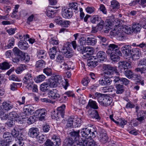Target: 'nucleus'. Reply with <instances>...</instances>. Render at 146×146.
Wrapping results in <instances>:
<instances>
[{"instance_id":"obj_21","label":"nucleus","mask_w":146,"mask_h":146,"mask_svg":"<svg viewBox=\"0 0 146 146\" xmlns=\"http://www.w3.org/2000/svg\"><path fill=\"white\" fill-rule=\"evenodd\" d=\"M121 21V20L117 19L115 20L114 21H111L110 19L106 20L105 22L108 23V25L109 26H111L114 25V28H119L120 25L119 24H120Z\"/></svg>"},{"instance_id":"obj_40","label":"nucleus","mask_w":146,"mask_h":146,"mask_svg":"<svg viewBox=\"0 0 146 146\" xmlns=\"http://www.w3.org/2000/svg\"><path fill=\"white\" fill-rule=\"evenodd\" d=\"M102 20L101 18L97 15L93 16L90 19V21L93 23H98Z\"/></svg>"},{"instance_id":"obj_45","label":"nucleus","mask_w":146,"mask_h":146,"mask_svg":"<svg viewBox=\"0 0 146 146\" xmlns=\"http://www.w3.org/2000/svg\"><path fill=\"white\" fill-rule=\"evenodd\" d=\"M45 63L44 61L42 60H40L37 61L35 64L36 68L41 69L44 68L45 66Z\"/></svg>"},{"instance_id":"obj_43","label":"nucleus","mask_w":146,"mask_h":146,"mask_svg":"<svg viewBox=\"0 0 146 146\" xmlns=\"http://www.w3.org/2000/svg\"><path fill=\"white\" fill-rule=\"evenodd\" d=\"M119 4L118 1L116 0H112L111 2V7L112 9L116 10L119 7Z\"/></svg>"},{"instance_id":"obj_48","label":"nucleus","mask_w":146,"mask_h":146,"mask_svg":"<svg viewBox=\"0 0 146 146\" xmlns=\"http://www.w3.org/2000/svg\"><path fill=\"white\" fill-rule=\"evenodd\" d=\"M9 116L10 119L13 120L15 119H20V116L15 111H13L9 113Z\"/></svg>"},{"instance_id":"obj_41","label":"nucleus","mask_w":146,"mask_h":146,"mask_svg":"<svg viewBox=\"0 0 146 146\" xmlns=\"http://www.w3.org/2000/svg\"><path fill=\"white\" fill-rule=\"evenodd\" d=\"M50 88L49 84L48 83L44 82L40 85V90L42 92H45L47 91Z\"/></svg>"},{"instance_id":"obj_46","label":"nucleus","mask_w":146,"mask_h":146,"mask_svg":"<svg viewBox=\"0 0 146 146\" xmlns=\"http://www.w3.org/2000/svg\"><path fill=\"white\" fill-rule=\"evenodd\" d=\"M55 11L52 10L50 9H47L46 13V15L50 18L53 17L55 16Z\"/></svg>"},{"instance_id":"obj_55","label":"nucleus","mask_w":146,"mask_h":146,"mask_svg":"<svg viewBox=\"0 0 146 146\" xmlns=\"http://www.w3.org/2000/svg\"><path fill=\"white\" fill-rule=\"evenodd\" d=\"M52 77L55 80L56 82L57 83H59L60 82H61L62 80V76L58 74H55L54 76Z\"/></svg>"},{"instance_id":"obj_22","label":"nucleus","mask_w":146,"mask_h":146,"mask_svg":"<svg viewBox=\"0 0 146 146\" xmlns=\"http://www.w3.org/2000/svg\"><path fill=\"white\" fill-rule=\"evenodd\" d=\"M110 56L111 60L114 62H117L119 60V56H121V52L113 53L110 54Z\"/></svg>"},{"instance_id":"obj_38","label":"nucleus","mask_w":146,"mask_h":146,"mask_svg":"<svg viewBox=\"0 0 146 146\" xmlns=\"http://www.w3.org/2000/svg\"><path fill=\"white\" fill-rule=\"evenodd\" d=\"M98 24L97 26L95 27L94 29H93L92 30L94 33L97 32L98 31H100L102 29L104 24V21L102 20Z\"/></svg>"},{"instance_id":"obj_53","label":"nucleus","mask_w":146,"mask_h":146,"mask_svg":"<svg viewBox=\"0 0 146 146\" xmlns=\"http://www.w3.org/2000/svg\"><path fill=\"white\" fill-rule=\"evenodd\" d=\"M136 72H140L141 74H145L146 73V67H143L142 68H137L135 69Z\"/></svg>"},{"instance_id":"obj_19","label":"nucleus","mask_w":146,"mask_h":146,"mask_svg":"<svg viewBox=\"0 0 146 146\" xmlns=\"http://www.w3.org/2000/svg\"><path fill=\"white\" fill-rule=\"evenodd\" d=\"M89 59L87 60V65L90 68H94L98 65V62L97 61H93L92 60L93 59H96L95 56H90Z\"/></svg>"},{"instance_id":"obj_36","label":"nucleus","mask_w":146,"mask_h":146,"mask_svg":"<svg viewBox=\"0 0 146 146\" xmlns=\"http://www.w3.org/2000/svg\"><path fill=\"white\" fill-rule=\"evenodd\" d=\"M23 111L25 114L29 115L33 113L34 110L32 109L31 106H27L24 108Z\"/></svg>"},{"instance_id":"obj_30","label":"nucleus","mask_w":146,"mask_h":146,"mask_svg":"<svg viewBox=\"0 0 146 146\" xmlns=\"http://www.w3.org/2000/svg\"><path fill=\"white\" fill-rule=\"evenodd\" d=\"M115 87L116 89V93L117 94H121L124 92V88L123 85L118 84L115 85Z\"/></svg>"},{"instance_id":"obj_20","label":"nucleus","mask_w":146,"mask_h":146,"mask_svg":"<svg viewBox=\"0 0 146 146\" xmlns=\"http://www.w3.org/2000/svg\"><path fill=\"white\" fill-rule=\"evenodd\" d=\"M90 108V109L96 110L98 108V107L96 101L90 100L86 107L87 109H89Z\"/></svg>"},{"instance_id":"obj_31","label":"nucleus","mask_w":146,"mask_h":146,"mask_svg":"<svg viewBox=\"0 0 146 146\" xmlns=\"http://www.w3.org/2000/svg\"><path fill=\"white\" fill-rule=\"evenodd\" d=\"M80 132V130H78L76 131H73L70 133V135L76 141L78 140L80 135L79 134Z\"/></svg>"},{"instance_id":"obj_26","label":"nucleus","mask_w":146,"mask_h":146,"mask_svg":"<svg viewBox=\"0 0 146 146\" xmlns=\"http://www.w3.org/2000/svg\"><path fill=\"white\" fill-rule=\"evenodd\" d=\"M2 106L4 110L6 111L9 110L13 107V105L9 101H4L3 103Z\"/></svg>"},{"instance_id":"obj_44","label":"nucleus","mask_w":146,"mask_h":146,"mask_svg":"<svg viewBox=\"0 0 146 146\" xmlns=\"http://www.w3.org/2000/svg\"><path fill=\"white\" fill-rule=\"evenodd\" d=\"M124 74L129 79H132L134 74L131 70L129 69L124 71Z\"/></svg>"},{"instance_id":"obj_47","label":"nucleus","mask_w":146,"mask_h":146,"mask_svg":"<svg viewBox=\"0 0 146 146\" xmlns=\"http://www.w3.org/2000/svg\"><path fill=\"white\" fill-rule=\"evenodd\" d=\"M132 45L133 46L139 47L142 48V50L144 52H146V44L143 42L139 44H136L135 43L132 44Z\"/></svg>"},{"instance_id":"obj_35","label":"nucleus","mask_w":146,"mask_h":146,"mask_svg":"<svg viewBox=\"0 0 146 146\" xmlns=\"http://www.w3.org/2000/svg\"><path fill=\"white\" fill-rule=\"evenodd\" d=\"M132 28L133 32L136 33L140 31L141 27L139 24L133 23Z\"/></svg>"},{"instance_id":"obj_61","label":"nucleus","mask_w":146,"mask_h":146,"mask_svg":"<svg viewBox=\"0 0 146 146\" xmlns=\"http://www.w3.org/2000/svg\"><path fill=\"white\" fill-rule=\"evenodd\" d=\"M1 67L2 70H6L9 69L10 66L8 63L4 62L1 64Z\"/></svg>"},{"instance_id":"obj_1","label":"nucleus","mask_w":146,"mask_h":146,"mask_svg":"<svg viewBox=\"0 0 146 146\" xmlns=\"http://www.w3.org/2000/svg\"><path fill=\"white\" fill-rule=\"evenodd\" d=\"M95 98L98 100V102L101 105L104 106H110L112 102L111 98L108 97L105 94L96 93Z\"/></svg>"},{"instance_id":"obj_56","label":"nucleus","mask_w":146,"mask_h":146,"mask_svg":"<svg viewBox=\"0 0 146 146\" xmlns=\"http://www.w3.org/2000/svg\"><path fill=\"white\" fill-rule=\"evenodd\" d=\"M90 81V79L86 77L84 78L82 80V84L85 86H87Z\"/></svg>"},{"instance_id":"obj_37","label":"nucleus","mask_w":146,"mask_h":146,"mask_svg":"<svg viewBox=\"0 0 146 146\" xmlns=\"http://www.w3.org/2000/svg\"><path fill=\"white\" fill-rule=\"evenodd\" d=\"M57 47L54 46L50 49L49 55L51 59H54L55 55L57 53Z\"/></svg>"},{"instance_id":"obj_50","label":"nucleus","mask_w":146,"mask_h":146,"mask_svg":"<svg viewBox=\"0 0 146 146\" xmlns=\"http://www.w3.org/2000/svg\"><path fill=\"white\" fill-rule=\"evenodd\" d=\"M38 141L40 143H42L44 142L46 139V136L43 135H39L38 137L36 138Z\"/></svg>"},{"instance_id":"obj_62","label":"nucleus","mask_w":146,"mask_h":146,"mask_svg":"<svg viewBox=\"0 0 146 146\" xmlns=\"http://www.w3.org/2000/svg\"><path fill=\"white\" fill-rule=\"evenodd\" d=\"M121 29L119 28H114L113 31V35L115 36L118 35L119 34L122 32Z\"/></svg>"},{"instance_id":"obj_51","label":"nucleus","mask_w":146,"mask_h":146,"mask_svg":"<svg viewBox=\"0 0 146 146\" xmlns=\"http://www.w3.org/2000/svg\"><path fill=\"white\" fill-rule=\"evenodd\" d=\"M74 119L72 117L69 118L66 125L67 128L71 127L73 126Z\"/></svg>"},{"instance_id":"obj_2","label":"nucleus","mask_w":146,"mask_h":146,"mask_svg":"<svg viewBox=\"0 0 146 146\" xmlns=\"http://www.w3.org/2000/svg\"><path fill=\"white\" fill-rule=\"evenodd\" d=\"M102 69L105 71L103 74L104 77L106 78H111V75L115 72L117 75L119 74V72L116 67L112 66L110 64H103L102 66Z\"/></svg>"},{"instance_id":"obj_5","label":"nucleus","mask_w":146,"mask_h":146,"mask_svg":"<svg viewBox=\"0 0 146 146\" xmlns=\"http://www.w3.org/2000/svg\"><path fill=\"white\" fill-rule=\"evenodd\" d=\"M124 21H120V24L119 28L122 29V31L125 33L127 34H131L133 33V30L132 27L130 26H126L124 25Z\"/></svg>"},{"instance_id":"obj_15","label":"nucleus","mask_w":146,"mask_h":146,"mask_svg":"<svg viewBox=\"0 0 146 146\" xmlns=\"http://www.w3.org/2000/svg\"><path fill=\"white\" fill-rule=\"evenodd\" d=\"M97 58L99 60H98L100 62H103L106 61L107 60V56L105 52L102 51H100L97 54Z\"/></svg>"},{"instance_id":"obj_59","label":"nucleus","mask_w":146,"mask_h":146,"mask_svg":"<svg viewBox=\"0 0 146 146\" xmlns=\"http://www.w3.org/2000/svg\"><path fill=\"white\" fill-rule=\"evenodd\" d=\"M56 60L57 62L61 63L64 61V57L62 54H58L56 57Z\"/></svg>"},{"instance_id":"obj_17","label":"nucleus","mask_w":146,"mask_h":146,"mask_svg":"<svg viewBox=\"0 0 146 146\" xmlns=\"http://www.w3.org/2000/svg\"><path fill=\"white\" fill-rule=\"evenodd\" d=\"M131 47L129 45H125L122 46L121 48V50L122 53L125 56H129L131 50Z\"/></svg>"},{"instance_id":"obj_29","label":"nucleus","mask_w":146,"mask_h":146,"mask_svg":"<svg viewBox=\"0 0 146 146\" xmlns=\"http://www.w3.org/2000/svg\"><path fill=\"white\" fill-rule=\"evenodd\" d=\"M99 139L100 141L103 143H107L108 140L107 134L105 132L100 133Z\"/></svg>"},{"instance_id":"obj_64","label":"nucleus","mask_w":146,"mask_h":146,"mask_svg":"<svg viewBox=\"0 0 146 146\" xmlns=\"http://www.w3.org/2000/svg\"><path fill=\"white\" fill-rule=\"evenodd\" d=\"M45 146H55L54 142L51 141V140L49 139H47L45 143Z\"/></svg>"},{"instance_id":"obj_18","label":"nucleus","mask_w":146,"mask_h":146,"mask_svg":"<svg viewBox=\"0 0 146 146\" xmlns=\"http://www.w3.org/2000/svg\"><path fill=\"white\" fill-rule=\"evenodd\" d=\"M23 83H27L28 82L30 83L33 82L31 71H29L27 72L23 79Z\"/></svg>"},{"instance_id":"obj_63","label":"nucleus","mask_w":146,"mask_h":146,"mask_svg":"<svg viewBox=\"0 0 146 146\" xmlns=\"http://www.w3.org/2000/svg\"><path fill=\"white\" fill-rule=\"evenodd\" d=\"M132 79L137 80L136 82V84H137L138 82L140 81V80L141 79V77L140 75L134 74Z\"/></svg>"},{"instance_id":"obj_13","label":"nucleus","mask_w":146,"mask_h":146,"mask_svg":"<svg viewBox=\"0 0 146 146\" xmlns=\"http://www.w3.org/2000/svg\"><path fill=\"white\" fill-rule=\"evenodd\" d=\"M90 117L94 120H100V117L97 111L95 110L90 109L88 111Z\"/></svg>"},{"instance_id":"obj_8","label":"nucleus","mask_w":146,"mask_h":146,"mask_svg":"<svg viewBox=\"0 0 146 146\" xmlns=\"http://www.w3.org/2000/svg\"><path fill=\"white\" fill-rule=\"evenodd\" d=\"M73 12L70 8L64 7L62 9V15L65 19H70L73 15Z\"/></svg>"},{"instance_id":"obj_7","label":"nucleus","mask_w":146,"mask_h":146,"mask_svg":"<svg viewBox=\"0 0 146 146\" xmlns=\"http://www.w3.org/2000/svg\"><path fill=\"white\" fill-rule=\"evenodd\" d=\"M61 52L66 58H71L73 55L72 49L68 45L63 47Z\"/></svg>"},{"instance_id":"obj_27","label":"nucleus","mask_w":146,"mask_h":146,"mask_svg":"<svg viewBox=\"0 0 146 146\" xmlns=\"http://www.w3.org/2000/svg\"><path fill=\"white\" fill-rule=\"evenodd\" d=\"M3 137L6 141V142L9 143L12 142L13 137L11 136V134L8 132H5L3 135Z\"/></svg>"},{"instance_id":"obj_58","label":"nucleus","mask_w":146,"mask_h":146,"mask_svg":"<svg viewBox=\"0 0 146 146\" xmlns=\"http://www.w3.org/2000/svg\"><path fill=\"white\" fill-rule=\"evenodd\" d=\"M45 78V76L44 75L41 74L39 75L37 77L36 80L35 81L37 83L40 82L44 81Z\"/></svg>"},{"instance_id":"obj_10","label":"nucleus","mask_w":146,"mask_h":146,"mask_svg":"<svg viewBox=\"0 0 146 146\" xmlns=\"http://www.w3.org/2000/svg\"><path fill=\"white\" fill-rule=\"evenodd\" d=\"M47 111L44 109H38L35 111V113L36 115L38 117L40 121L44 119V117Z\"/></svg>"},{"instance_id":"obj_33","label":"nucleus","mask_w":146,"mask_h":146,"mask_svg":"<svg viewBox=\"0 0 146 146\" xmlns=\"http://www.w3.org/2000/svg\"><path fill=\"white\" fill-rule=\"evenodd\" d=\"M46 52L43 50H39L37 51V56L39 59H44L46 57Z\"/></svg>"},{"instance_id":"obj_9","label":"nucleus","mask_w":146,"mask_h":146,"mask_svg":"<svg viewBox=\"0 0 146 146\" xmlns=\"http://www.w3.org/2000/svg\"><path fill=\"white\" fill-rule=\"evenodd\" d=\"M48 97L52 100H56L60 96L58 91L56 89L50 90L48 92Z\"/></svg>"},{"instance_id":"obj_60","label":"nucleus","mask_w":146,"mask_h":146,"mask_svg":"<svg viewBox=\"0 0 146 146\" xmlns=\"http://www.w3.org/2000/svg\"><path fill=\"white\" fill-rule=\"evenodd\" d=\"M22 84L21 83H13L12 84L10 85V89L12 91H14L16 90L17 87V85H20V86L22 85Z\"/></svg>"},{"instance_id":"obj_32","label":"nucleus","mask_w":146,"mask_h":146,"mask_svg":"<svg viewBox=\"0 0 146 146\" xmlns=\"http://www.w3.org/2000/svg\"><path fill=\"white\" fill-rule=\"evenodd\" d=\"M90 139L83 137L79 141L78 144L80 146H87L88 143L89 142Z\"/></svg>"},{"instance_id":"obj_16","label":"nucleus","mask_w":146,"mask_h":146,"mask_svg":"<svg viewBox=\"0 0 146 146\" xmlns=\"http://www.w3.org/2000/svg\"><path fill=\"white\" fill-rule=\"evenodd\" d=\"M111 79L109 78L103 77L99 81V84L102 86H106L110 85L111 82Z\"/></svg>"},{"instance_id":"obj_57","label":"nucleus","mask_w":146,"mask_h":146,"mask_svg":"<svg viewBox=\"0 0 146 146\" xmlns=\"http://www.w3.org/2000/svg\"><path fill=\"white\" fill-rule=\"evenodd\" d=\"M69 8H70L72 10V9L75 10L78 9V5L75 2H72L69 4Z\"/></svg>"},{"instance_id":"obj_42","label":"nucleus","mask_w":146,"mask_h":146,"mask_svg":"<svg viewBox=\"0 0 146 146\" xmlns=\"http://www.w3.org/2000/svg\"><path fill=\"white\" fill-rule=\"evenodd\" d=\"M16 140L17 142L16 144L17 146H23L27 141L25 139L23 138L22 137L17 138V140Z\"/></svg>"},{"instance_id":"obj_14","label":"nucleus","mask_w":146,"mask_h":146,"mask_svg":"<svg viewBox=\"0 0 146 146\" xmlns=\"http://www.w3.org/2000/svg\"><path fill=\"white\" fill-rule=\"evenodd\" d=\"M39 134L38 129L37 128L32 127L29 129L28 135L29 136L33 138H36Z\"/></svg>"},{"instance_id":"obj_6","label":"nucleus","mask_w":146,"mask_h":146,"mask_svg":"<svg viewBox=\"0 0 146 146\" xmlns=\"http://www.w3.org/2000/svg\"><path fill=\"white\" fill-rule=\"evenodd\" d=\"M113 80L115 82L121 85H127L129 83V81L125 78H121L118 76H115L113 78Z\"/></svg>"},{"instance_id":"obj_25","label":"nucleus","mask_w":146,"mask_h":146,"mask_svg":"<svg viewBox=\"0 0 146 146\" xmlns=\"http://www.w3.org/2000/svg\"><path fill=\"white\" fill-rule=\"evenodd\" d=\"M13 51L14 54L15 56L22 58H23V57H24L25 53L17 47H14L13 50Z\"/></svg>"},{"instance_id":"obj_28","label":"nucleus","mask_w":146,"mask_h":146,"mask_svg":"<svg viewBox=\"0 0 146 146\" xmlns=\"http://www.w3.org/2000/svg\"><path fill=\"white\" fill-rule=\"evenodd\" d=\"M94 50L93 47L89 46L85 47V50L84 55L85 56H90L93 54L94 52Z\"/></svg>"},{"instance_id":"obj_11","label":"nucleus","mask_w":146,"mask_h":146,"mask_svg":"<svg viewBox=\"0 0 146 146\" xmlns=\"http://www.w3.org/2000/svg\"><path fill=\"white\" fill-rule=\"evenodd\" d=\"M65 106L64 104L61 106L57 108V111L56 114L54 116V118H55L57 117L60 118L61 116L62 118L64 117V113L65 112L64 109ZM53 118L54 117H52Z\"/></svg>"},{"instance_id":"obj_39","label":"nucleus","mask_w":146,"mask_h":146,"mask_svg":"<svg viewBox=\"0 0 146 146\" xmlns=\"http://www.w3.org/2000/svg\"><path fill=\"white\" fill-rule=\"evenodd\" d=\"M86 42L88 45L93 46L97 42L96 39L93 37H88L86 40Z\"/></svg>"},{"instance_id":"obj_3","label":"nucleus","mask_w":146,"mask_h":146,"mask_svg":"<svg viewBox=\"0 0 146 146\" xmlns=\"http://www.w3.org/2000/svg\"><path fill=\"white\" fill-rule=\"evenodd\" d=\"M102 44L105 47H107V50L106 51V53L108 55L112 53H117V52L120 51L119 49V48L118 46L115 44H110L108 45V44H104L102 43Z\"/></svg>"},{"instance_id":"obj_52","label":"nucleus","mask_w":146,"mask_h":146,"mask_svg":"<svg viewBox=\"0 0 146 146\" xmlns=\"http://www.w3.org/2000/svg\"><path fill=\"white\" fill-rule=\"evenodd\" d=\"M49 80V83L48 84H49V86L50 87L54 88L57 86V85L56 84L57 83L56 82L55 80L52 77Z\"/></svg>"},{"instance_id":"obj_34","label":"nucleus","mask_w":146,"mask_h":146,"mask_svg":"<svg viewBox=\"0 0 146 146\" xmlns=\"http://www.w3.org/2000/svg\"><path fill=\"white\" fill-rule=\"evenodd\" d=\"M19 47L21 50H26L28 47V44L25 41H19L18 43Z\"/></svg>"},{"instance_id":"obj_54","label":"nucleus","mask_w":146,"mask_h":146,"mask_svg":"<svg viewBox=\"0 0 146 146\" xmlns=\"http://www.w3.org/2000/svg\"><path fill=\"white\" fill-rule=\"evenodd\" d=\"M43 72L47 76H50L52 74V70L51 68H48L44 69Z\"/></svg>"},{"instance_id":"obj_49","label":"nucleus","mask_w":146,"mask_h":146,"mask_svg":"<svg viewBox=\"0 0 146 146\" xmlns=\"http://www.w3.org/2000/svg\"><path fill=\"white\" fill-rule=\"evenodd\" d=\"M95 128V127L93 126L88 128H89L90 133H91L90 134H92L91 136L92 138H94L96 137L97 134V129H96Z\"/></svg>"},{"instance_id":"obj_24","label":"nucleus","mask_w":146,"mask_h":146,"mask_svg":"<svg viewBox=\"0 0 146 146\" xmlns=\"http://www.w3.org/2000/svg\"><path fill=\"white\" fill-rule=\"evenodd\" d=\"M74 142L72 137H67L64 140L62 146H74Z\"/></svg>"},{"instance_id":"obj_12","label":"nucleus","mask_w":146,"mask_h":146,"mask_svg":"<svg viewBox=\"0 0 146 146\" xmlns=\"http://www.w3.org/2000/svg\"><path fill=\"white\" fill-rule=\"evenodd\" d=\"M141 51L138 48H133L131 50L130 54L133 60H135L140 58Z\"/></svg>"},{"instance_id":"obj_23","label":"nucleus","mask_w":146,"mask_h":146,"mask_svg":"<svg viewBox=\"0 0 146 146\" xmlns=\"http://www.w3.org/2000/svg\"><path fill=\"white\" fill-rule=\"evenodd\" d=\"M82 135L83 137L86 138H92L91 134L90 132L89 128L88 127L84 128L82 129L81 132Z\"/></svg>"},{"instance_id":"obj_4","label":"nucleus","mask_w":146,"mask_h":146,"mask_svg":"<svg viewBox=\"0 0 146 146\" xmlns=\"http://www.w3.org/2000/svg\"><path fill=\"white\" fill-rule=\"evenodd\" d=\"M118 68L122 71H125L131 68V62L129 61H123L119 62L118 63Z\"/></svg>"}]
</instances>
